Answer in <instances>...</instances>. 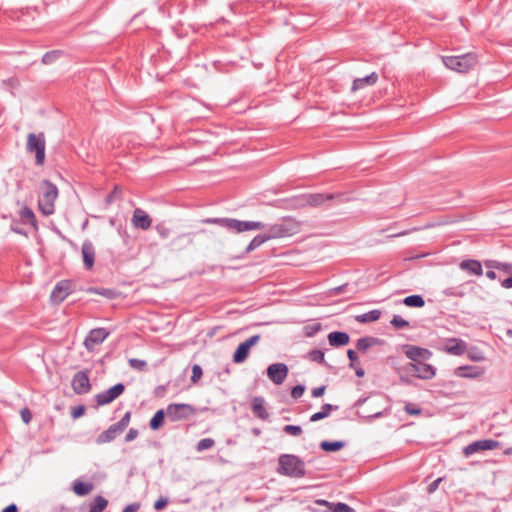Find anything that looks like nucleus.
<instances>
[{
    "instance_id": "nucleus-1",
    "label": "nucleus",
    "mask_w": 512,
    "mask_h": 512,
    "mask_svg": "<svg viewBox=\"0 0 512 512\" xmlns=\"http://www.w3.org/2000/svg\"><path fill=\"white\" fill-rule=\"evenodd\" d=\"M299 231V222L293 218H283L280 222L271 225L266 233L255 236L246 247V252L254 251L268 240L293 236Z\"/></svg>"
},
{
    "instance_id": "nucleus-2",
    "label": "nucleus",
    "mask_w": 512,
    "mask_h": 512,
    "mask_svg": "<svg viewBox=\"0 0 512 512\" xmlns=\"http://www.w3.org/2000/svg\"><path fill=\"white\" fill-rule=\"evenodd\" d=\"M201 222L205 224H216L236 233L260 230L265 227V224L259 221H241L233 218H205L202 219Z\"/></svg>"
},
{
    "instance_id": "nucleus-3",
    "label": "nucleus",
    "mask_w": 512,
    "mask_h": 512,
    "mask_svg": "<svg viewBox=\"0 0 512 512\" xmlns=\"http://www.w3.org/2000/svg\"><path fill=\"white\" fill-rule=\"evenodd\" d=\"M277 471L288 477L302 478L305 476V463L296 455L283 454L278 459Z\"/></svg>"
},
{
    "instance_id": "nucleus-4",
    "label": "nucleus",
    "mask_w": 512,
    "mask_h": 512,
    "mask_svg": "<svg viewBox=\"0 0 512 512\" xmlns=\"http://www.w3.org/2000/svg\"><path fill=\"white\" fill-rule=\"evenodd\" d=\"M58 197L57 187L49 181H43L41 186V194L39 196V208L44 215L54 213V203Z\"/></svg>"
},
{
    "instance_id": "nucleus-5",
    "label": "nucleus",
    "mask_w": 512,
    "mask_h": 512,
    "mask_svg": "<svg viewBox=\"0 0 512 512\" xmlns=\"http://www.w3.org/2000/svg\"><path fill=\"white\" fill-rule=\"evenodd\" d=\"M26 149L28 152L35 153V160L37 165H42L45 160V138L44 134L38 135L29 133L27 136Z\"/></svg>"
},
{
    "instance_id": "nucleus-6",
    "label": "nucleus",
    "mask_w": 512,
    "mask_h": 512,
    "mask_svg": "<svg viewBox=\"0 0 512 512\" xmlns=\"http://www.w3.org/2000/svg\"><path fill=\"white\" fill-rule=\"evenodd\" d=\"M477 63V55L472 52L450 55V70L458 73L468 72Z\"/></svg>"
},
{
    "instance_id": "nucleus-7",
    "label": "nucleus",
    "mask_w": 512,
    "mask_h": 512,
    "mask_svg": "<svg viewBox=\"0 0 512 512\" xmlns=\"http://www.w3.org/2000/svg\"><path fill=\"white\" fill-rule=\"evenodd\" d=\"M195 413V408L190 404L172 403L166 408V415L172 422L188 419Z\"/></svg>"
},
{
    "instance_id": "nucleus-8",
    "label": "nucleus",
    "mask_w": 512,
    "mask_h": 512,
    "mask_svg": "<svg viewBox=\"0 0 512 512\" xmlns=\"http://www.w3.org/2000/svg\"><path fill=\"white\" fill-rule=\"evenodd\" d=\"M404 371L408 375L424 380L431 379L435 376V368L432 365L425 363L424 361L407 363L404 366Z\"/></svg>"
},
{
    "instance_id": "nucleus-9",
    "label": "nucleus",
    "mask_w": 512,
    "mask_h": 512,
    "mask_svg": "<svg viewBox=\"0 0 512 512\" xmlns=\"http://www.w3.org/2000/svg\"><path fill=\"white\" fill-rule=\"evenodd\" d=\"M340 194H323V193H310L302 195L298 200L297 207H319L326 201H330L336 197H341Z\"/></svg>"
},
{
    "instance_id": "nucleus-10",
    "label": "nucleus",
    "mask_w": 512,
    "mask_h": 512,
    "mask_svg": "<svg viewBox=\"0 0 512 512\" xmlns=\"http://www.w3.org/2000/svg\"><path fill=\"white\" fill-rule=\"evenodd\" d=\"M500 446V442L493 439H481L474 441L463 448V454L469 457L475 453L494 450Z\"/></svg>"
},
{
    "instance_id": "nucleus-11",
    "label": "nucleus",
    "mask_w": 512,
    "mask_h": 512,
    "mask_svg": "<svg viewBox=\"0 0 512 512\" xmlns=\"http://www.w3.org/2000/svg\"><path fill=\"white\" fill-rule=\"evenodd\" d=\"M260 338V335L256 334L240 343L233 354V362L237 364L243 363L247 359L250 349L260 341Z\"/></svg>"
},
{
    "instance_id": "nucleus-12",
    "label": "nucleus",
    "mask_w": 512,
    "mask_h": 512,
    "mask_svg": "<svg viewBox=\"0 0 512 512\" xmlns=\"http://www.w3.org/2000/svg\"><path fill=\"white\" fill-rule=\"evenodd\" d=\"M109 334L110 332L105 328L92 329L84 340L85 348L88 351H93L96 346L100 345L107 339Z\"/></svg>"
},
{
    "instance_id": "nucleus-13",
    "label": "nucleus",
    "mask_w": 512,
    "mask_h": 512,
    "mask_svg": "<svg viewBox=\"0 0 512 512\" xmlns=\"http://www.w3.org/2000/svg\"><path fill=\"white\" fill-rule=\"evenodd\" d=\"M125 390V386L122 383H118L113 387L105 390L96 395V402L98 405L103 406L113 402L118 398Z\"/></svg>"
},
{
    "instance_id": "nucleus-14",
    "label": "nucleus",
    "mask_w": 512,
    "mask_h": 512,
    "mask_svg": "<svg viewBox=\"0 0 512 512\" xmlns=\"http://www.w3.org/2000/svg\"><path fill=\"white\" fill-rule=\"evenodd\" d=\"M267 376L274 384L280 385L288 376V367L284 363L271 364L267 368Z\"/></svg>"
},
{
    "instance_id": "nucleus-15",
    "label": "nucleus",
    "mask_w": 512,
    "mask_h": 512,
    "mask_svg": "<svg viewBox=\"0 0 512 512\" xmlns=\"http://www.w3.org/2000/svg\"><path fill=\"white\" fill-rule=\"evenodd\" d=\"M71 386L73 391L78 395L88 393L91 389V385L87 372H77L72 378Z\"/></svg>"
},
{
    "instance_id": "nucleus-16",
    "label": "nucleus",
    "mask_w": 512,
    "mask_h": 512,
    "mask_svg": "<svg viewBox=\"0 0 512 512\" xmlns=\"http://www.w3.org/2000/svg\"><path fill=\"white\" fill-rule=\"evenodd\" d=\"M131 223L136 229L148 230L152 225V218L143 209L136 208L133 211Z\"/></svg>"
},
{
    "instance_id": "nucleus-17",
    "label": "nucleus",
    "mask_w": 512,
    "mask_h": 512,
    "mask_svg": "<svg viewBox=\"0 0 512 512\" xmlns=\"http://www.w3.org/2000/svg\"><path fill=\"white\" fill-rule=\"evenodd\" d=\"M405 355L411 360L410 363L426 361L431 357V352L417 346H407Z\"/></svg>"
},
{
    "instance_id": "nucleus-18",
    "label": "nucleus",
    "mask_w": 512,
    "mask_h": 512,
    "mask_svg": "<svg viewBox=\"0 0 512 512\" xmlns=\"http://www.w3.org/2000/svg\"><path fill=\"white\" fill-rule=\"evenodd\" d=\"M81 252L85 269L91 270L94 266L96 255L93 243L89 240L84 241L82 244Z\"/></svg>"
},
{
    "instance_id": "nucleus-19",
    "label": "nucleus",
    "mask_w": 512,
    "mask_h": 512,
    "mask_svg": "<svg viewBox=\"0 0 512 512\" xmlns=\"http://www.w3.org/2000/svg\"><path fill=\"white\" fill-rule=\"evenodd\" d=\"M265 404V399L261 396H256L251 401V409L253 414L263 421H267L270 417V414L266 409Z\"/></svg>"
},
{
    "instance_id": "nucleus-20",
    "label": "nucleus",
    "mask_w": 512,
    "mask_h": 512,
    "mask_svg": "<svg viewBox=\"0 0 512 512\" xmlns=\"http://www.w3.org/2000/svg\"><path fill=\"white\" fill-rule=\"evenodd\" d=\"M459 268L469 274L481 276L483 274L482 263L475 259H464L459 263Z\"/></svg>"
},
{
    "instance_id": "nucleus-21",
    "label": "nucleus",
    "mask_w": 512,
    "mask_h": 512,
    "mask_svg": "<svg viewBox=\"0 0 512 512\" xmlns=\"http://www.w3.org/2000/svg\"><path fill=\"white\" fill-rule=\"evenodd\" d=\"M482 374L481 368L473 365L459 366L454 370V375L462 378H477Z\"/></svg>"
},
{
    "instance_id": "nucleus-22",
    "label": "nucleus",
    "mask_w": 512,
    "mask_h": 512,
    "mask_svg": "<svg viewBox=\"0 0 512 512\" xmlns=\"http://www.w3.org/2000/svg\"><path fill=\"white\" fill-rule=\"evenodd\" d=\"M378 81V75L376 72H372L371 74L363 77V78H356L353 81L351 91L356 92L358 90H361L365 88L366 86H373Z\"/></svg>"
},
{
    "instance_id": "nucleus-23",
    "label": "nucleus",
    "mask_w": 512,
    "mask_h": 512,
    "mask_svg": "<svg viewBox=\"0 0 512 512\" xmlns=\"http://www.w3.org/2000/svg\"><path fill=\"white\" fill-rule=\"evenodd\" d=\"M68 282L61 281L56 284L51 293V299L55 302H62L70 293Z\"/></svg>"
},
{
    "instance_id": "nucleus-24",
    "label": "nucleus",
    "mask_w": 512,
    "mask_h": 512,
    "mask_svg": "<svg viewBox=\"0 0 512 512\" xmlns=\"http://www.w3.org/2000/svg\"><path fill=\"white\" fill-rule=\"evenodd\" d=\"M121 433L122 431L115 424H112L107 430L98 435L96 442L98 444L109 443Z\"/></svg>"
},
{
    "instance_id": "nucleus-25",
    "label": "nucleus",
    "mask_w": 512,
    "mask_h": 512,
    "mask_svg": "<svg viewBox=\"0 0 512 512\" xmlns=\"http://www.w3.org/2000/svg\"><path fill=\"white\" fill-rule=\"evenodd\" d=\"M350 337L346 332L334 331L328 334L329 344L333 347H340L349 343Z\"/></svg>"
},
{
    "instance_id": "nucleus-26",
    "label": "nucleus",
    "mask_w": 512,
    "mask_h": 512,
    "mask_svg": "<svg viewBox=\"0 0 512 512\" xmlns=\"http://www.w3.org/2000/svg\"><path fill=\"white\" fill-rule=\"evenodd\" d=\"M315 503L320 506H326L328 508L327 512H353L349 505L341 502L330 503L327 500L318 499Z\"/></svg>"
},
{
    "instance_id": "nucleus-27",
    "label": "nucleus",
    "mask_w": 512,
    "mask_h": 512,
    "mask_svg": "<svg viewBox=\"0 0 512 512\" xmlns=\"http://www.w3.org/2000/svg\"><path fill=\"white\" fill-rule=\"evenodd\" d=\"M467 343L458 338H450V354L461 356L467 351Z\"/></svg>"
},
{
    "instance_id": "nucleus-28",
    "label": "nucleus",
    "mask_w": 512,
    "mask_h": 512,
    "mask_svg": "<svg viewBox=\"0 0 512 512\" xmlns=\"http://www.w3.org/2000/svg\"><path fill=\"white\" fill-rule=\"evenodd\" d=\"M380 343V339L375 337H362L359 338L356 342V348L360 352H366L370 347L375 346Z\"/></svg>"
},
{
    "instance_id": "nucleus-29",
    "label": "nucleus",
    "mask_w": 512,
    "mask_h": 512,
    "mask_svg": "<svg viewBox=\"0 0 512 512\" xmlns=\"http://www.w3.org/2000/svg\"><path fill=\"white\" fill-rule=\"evenodd\" d=\"M337 409H338V406H336V405L324 404L322 406V408H321V411H319L317 413H314L310 417V421L311 422H316V421H319L321 419H324V418L328 417L332 411H335Z\"/></svg>"
},
{
    "instance_id": "nucleus-30",
    "label": "nucleus",
    "mask_w": 512,
    "mask_h": 512,
    "mask_svg": "<svg viewBox=\"0 0 512 512\" xmlns=\"http://www.w3.org/2000/svg\"><path fill=\"white\" fill-rule=\"evenodd\" d=\"M93 490V485L91 483L82 482L76 480L73 483V491L78 496H85L89 494Z\"/></svg>"
},
{
    "instance_id": "nucleus-31",
    "label": "nucleus",
    "mask_w": 512,
    "mask_h": 512,
    "mask_svg": "<svg viewBox=\"0 0 512 512\" xmlns=\"http://www.w3.org/2000/svg\"><path fill=\"white\" fill-rule=\"evenodd\" d=\"M380 316H381V311L375 309V310H371L367 313L357 315L355 317V319L359 323H369V322L377 321L380 318Z\"/></svg>"
},
{
    "instance_id": "nucleus-32",
    "label": "nucleus",
    "mask_w": 512,
    "mask_h": 512,
    "mask_svg": "<svg viewBox=\"0 0 512 512\" xmlns=\"http://www.w3.org/2000/svg\"><path fill=\"white\" fill-rule=\"evenodd\" d=\"M108 506V500L103 496H96L89 506V512H103Z\"/></svg>"
},
{
    "instance_id": "nucleus-33",
    "label": "nucleus",
    "mask_w": 512,
    "mask_h": 512,
    "mask_svg": "<svg viewBox=\"0 0 512 512\" xmlns=\"http://www.w3.org/2000/svg\"><path fill=\"white\" fill-rule=\"evenodd\" d=\"M165 415L166 412L163 409L158 410L150 420V428L152 430H158L163 425Z\"/></svg>"
},
{
    "instance_id": "nucleus-34",
    "label": "nucleus",
    "mask_w": 512,
    "mask_h": 512,
    "mask_svg": "<svg viewBox=\"0 0 512 512\" xmlns=\"http://www.w3.org/2000/svg\"><path fill=\"white\" fill-rule=\"evenodd\" d=\"M403 303L409 307H423L425 301L421 295H410L403 299Z\"/></svg>"
},
{
    "instance_id": "nucleus-35",
    "label": "nucleus",
    "mask_w": 512,
    "mask_h": 512,
    "mask_svg": "<svg viewBox=\"0 0 512 512\" xmlns=\"http://www.w3.org/2000/svg\"><path fill=\"white\" fill-rule=\"evenodd\" d=\"M345 446L343 441H322L320 444L321 449L327 452H334L342 449Z\"/></svg>"
},
{
    "instance_id": "nucleus-36",
    "label": "nucleus",
    "mask_w": 512,
    "mask_h": 512,
    "mask_svg": "<svg viewBox=\"0 0 512 512\" xmlns=\"http://www.w3.org/2000/svg\"><path fill=\"white\" fill-rule=\"evenodd\" d=\"M20 217L25 223H29L32 226H36V218L33 211L28 207H23L20 210Z\"/></svg>"
},
{
    "instance_id": "nucleus-37",
    "label": "nucleus",
    "mask_w": 512,
    "mask_h": 512,
    "mask_svg": "<svg viewBox=\"0 0 512 512\" xmlns=\"http://www.w3.org/2000/svg\"><path fill=\"white\" fill-rule=\"evenodd\" d=\"M466 353L468 355V358L475 362L482 361L485 358L483 352L475 346L467 347Z\"/></svg>"
},
{
    "instance_id": "nucleus-38",
    "label": "nucleus",
    "mask_w": 512,
    "mask_h": 512,
    "mask_svg": "<svg viewBox=\"0 0 512 512\" xmlns=\"http://www.w3.org/2000/svg\"><path fill=\"white\" fill-rule=\"evenodd\" d=\"M129 366L137 371H145L147 369V362L137 358H131L128 361Z\"/></svg>"
},
{
    "instance_id": "nucleus-39",
    "label": "nucleus",
    "mask_w": 512,
    "mask_h": 512,
    "mask_svg": "<svg viewBox=\"0 0 512 512\" xmlns=\"http://www.w3.org/2000/svg\"><path fill=\"white\" fill-rule=\"evenodd\" d=\"M215 444V441L212 438H204L201 439L196 446V450L198 452H202L204 450L211 449Z\"/></svg>"
},
{
    "instance_id": "nucleus-40",
    "label": "nucleus",
    "mask_w": 512,
    "mask_h": 512,
    "mask_svg": "<svg viewBox=\"0 0 512 512\" xmlns=\"http://www.w3.org/2000/svg\"><path fill=\"white\" fill-rule=\"evenodd\" d=\"M390 323L396 329H404L409 326V322L399 315H394Z\"/></svg>"
},
{
    "instance_id": "nucleus-41",
    "label": "nucleus",
    "mask_w": 512,
    "mask_h": 512,
    "mask_svg": "<svg viewBox=\"0 0 512 512\" xmlns=\"http://www.w3.org/2000/svg\"><path fill=\"white\" fill-rule=\"evenodd\" d=\"M308 357L311 361L322 364L324 362V352L319 349L311 350L308 353Z\"/></svg>"
},
{
    "instance_id": "nucleus-42",
    "label": "nucleus",
    "mask_w": 512,
    "mask_h": 512,
    "mask_svg": "<svg viewBox=\"0 0 512 512\" xmlns=\"http://www.w3.org/2000/svg\"><path fill=\"white\" fill-rule=\"evenodd\" d=\"M131 419V412H126L124 416L117 422L114 423L122 432L128 427Z\"/></svg>"
},
{
    "instance_id": "nucleus-43",
    "label": "nucleus",
    "mask_w": 512,
    "mask_h": 512,
    "mask_svg": "<svg viewBox=\"0 0 512 512\" xmlns=\"http://www.w3.org/2000/svg\"><path fill=\"white\" fill-rule=\"evenodd\" d=\"M283 431L291 436H300L302 434V428L296 425H285Z\"/></svg>"
},
{
    "instance_id": "nucleus-44",
    "label": "nucleus",
    "mask_w": 512,
    "mask_h": 512,
    "mask_svg": "<svg viewBox=\"0 0 512 512\" xmlns=\"http://www.w3.org/2000/svg\"><path fill=\"white\" fill-rule=\"evenodd\" d=\"M60 55V51H50L43 55L42 62L44 64H51L53 63Z\"/></svg>"
},
{
    "instance_id": "nucleus-45",
    "label": "nucleus",
    "mask_w": 512,
    "mask_h": 512,
    "mask_svg": "<svg viewBox=\"0 0 512 512\" xmlns=\"http://www.w3.org/2000/svg\"><path fill=\"white\" fill-rule=\"evenodd\" d=\"M347 356H348L349 361H350L349 367L351 369L356 368V366L360 365L358 355H357V353L354 350L349 349L347 351Z\"/></svg>"
},
{
    "instance_id": "nucleus-46",
    "label": "nucleus",
    "mask_w": 512,
    "mask_h": 512,
    "mask_svg": "<svg viewBox=\"0 0 512 512\" xmlns=\"http://www.w3.org/2000/svg\"><path fill=\"white\" fill-rule=\"evenodd\" d=\"M202 375H203L202 368L198 364L193 365L191 381L193 383H196L202 377Z\"/></svg>"
},
{
    "instance_id": "nucleus-47",
    "label": "nucleus",
    "mask_w": 512,
    "mask_h": 512,
    "mask_svg": "<svg viewBox=\"0 0 512 512\" xmlns=\"http://www.w3.org/2000/svg\"><path fill=\"white\" fill-rule=\"evenodd\" d=\"M304 392H305V386L296 385L295 387L292 388L291 396L294 399H298L304 394Z\"/></svg>"
},
{
    "instance_id": "nucleus-48",
    "label": "nucleus",
    "mask_w": 512,
    "mask_h": 512,
    "mask_svg": "<svg viewBox=\"0 0 512 512\" xmlns=\"http://www.w3.org/2000/svg\"><path fill=\"white\" fill-rule=\"evenodd\" d=\"M405 411L410 415H418L421 413V409L411 403L405 405Z\"/></svg>"
},
{
    "instance_id": "nucleus-49",
    "label": "nucleus",
    "mask_w": 512,
    "mask_h": 512,
    "mask_svg": "<svg viewBox=\"0 0 512 512\" xmlns=\"http://www.w3.org/2000/svg\"><path fill=\"white\" fill-rule=\"evenodd\" d=\"M167 504H168V499L165 497H160L158 500L155 501L154 509L157 511H160L163 508H165L167 506Z\"/></svg>"
},
{
    "instance_id": "nucleus-50",
    "label": "nucleus",
    "mask_w": 512,
    "mask_h": 512,
    "mask_svg": "<svg viewBox=\"0 0 512 512\" xmlns=\"http://www.w3.org/2000/svg\"><path fill=\"white\" fill-rule=\"evenodd\" d=\"M119 193V189H118V186H115L113 191H111L105 198V203L107 205H110L111 203H113V201L115 200V198L117 197Z\"/></svg>"
},
{
    "instance_id": "nucleus-51",
    "label": "nucleus",
    "mask_w": 512,
    "mask_h": 512,
    "mask_svg": "<svg viewBox=\"0 0 512 512\" xmlns=\"http://www.w3.org/2000/svg\"><path fill=\"white\" fill-rule=\"evenodd\" d=\"M138 430L135 429V428H131L128 433L126 434L125 436V441L126 442H131L133 441L134 439H136L138 437Z\"/></svg>"
},
{
    "instance_id": "nucleus-52",
    "label": "nucleus",
    "mask_w": 512,
    "mask_h": 512,
    "mask_svg": "<svg viewBox=\"0 0 512 512\" xmlns=\"http://www.w3.org/2000/svg\"><path fill=\"white\" fill-rule=\"evenodd\" d=\"M498 264H499V261L493 260V259H488V260L484 261V265L487 268V270H494V269L498 270V266H499Z\"/></svg>"
},
{
    "instance_id": "nucleus-53",
    "label": "nucleus",
    "mask_w": 512,
    "mask_h": 512,
    "mask_svg": "<svg viewBox=\"0 0 512 512\" xmlns=\"http://www.w3.org/2000/svg\"><path fill=\"white\" fill-rule=\"evenodd\" d=\"M21 418L26 424H28L31 421L32 414L28 408H24L21 410Z\"/></svg>"
},
{
    "instance_id": "nucleus-54",
    "label": "nucleus",
    "mask_w": 512,
    "mask_h": 512,
    "mask_svg": "<svg viewBox=\"0 0 512 512\" xmlns=\"http://www.w3.org/2000/svg\"><path fill=\"white\" fill-rule=\"evenodd\" d=\"M498 270L500 271H503V272H506V273H510L512 272V264L511 263H507V262H500L499 261V264H498Z\"/></svg>"
},
{
    "instance_id": "nucleus-55",
    "label": "nucleus",
    "mask_w": 512,
    "mask_h": 512,
    "mask_svg": "<svg viewBox=\"0 0 512 512\" xmlns=\"http://www.w3.org/2000/svg\"><path fill=\"white\" fill-rule=\"evenodd\" d=\"M140 509V503H132L127 505L122 512H137Z\"/></svg>"
},
{
    "instance_id": "nucleus-56",
    "label": "nucleus",
    "mask_w": 512,
    "mask_h": 512,
    "mask_svg": "<svg viewBox=\"0 0 512 512\" xmlns=\"http://www.w3.org/2000/svg\"><path fill=\"white\" fill-rule=\"evenodd\" d=\"M325 390L326 386L316 387L312 389V396L316 398L321 397L325 393Z\"/></svg>"
},
{
    "instance_id": "nucleus-57",
    "label": "nucleus",
    "mask_w": 512,
    "mask_h": 512,
    "mask_svg": "<svg viewBox=\"0 0 512 512\" xmlns=\"http://www.w3.org/2000/svg\"><path fill=\"white\" fill-rule=\"evenodd\" d=\"M84 412H85L84 406H77L72 411V417L79 418L80 416H82L84 414Z\"/></svg>"
},
{
    "instance_id": "nucleus-58",
    "label": "nucleus",
    "mask_w": 512,
    "mask_h": 512,
    "mask_svg": "<svg viewBox=\"0 0 512 512\" xmlns=\"http://www.w3.org/2000/svg\"><path fill=\"white\" fill-rule=\"evenodd\" d=\"M441 481H442V478H438V479H436L435 481H433L432 483H430V484L428 485V488H427V489H428V492H429V493L434 492V491L437 489V487H438V485H439V483H440Z\"/></svg>"
},
{
    "instance_id": "nucleus-59",
    "label": "nucleus",
    "mask_w": 512,
    "mask_h": 512,
    "mask_svg": "<svg viewBox=\"0 0 512 512\" xmlns=\"http://www.w3.org/2000/svg\"><path fill=\"white\" fill-rule=\"evenodd\" d=\"M501 286L506 289L512 288V276L508 277L500 282Z\"/></svg>"
},
{
    "instance_id": "nucleus-60",
    "label": "nucleus",
    "mask_w": 512,
    "mask_h": 512,
    "mask_svg": "<svg viewBox=\"0 0 512 512\" xmlns=\"http://www.w3.org/2000/svg\"><path fill=\"white\" fill-rule=\"evenodd\" d=\"M156 229L162 238H166L169 234V230L164 227L157 226Z\"/></svg>"
},
{
    "instance_id": "nucleus-61",
    "label": "nucleus",
    "mask_w": 512,
    "mask_h": 512,
    "mask_svg": "<svg viewBox=\"0 0 512 512\" xmlns=\"http://www.w3.org/2000/svg\"><path fill=\"white\" fill-rule=\"evenodd\" d=\"M355 371V374L357 377L361 378L365 375L364 369L361 367V365L356 366V368H353Z\"/></svg>"
},
{
    "instance_id": "nucleus-62",
    "label": "nucleus",
    "mask_w": 512,
    "mask_h": 512,
    "mask_svg": "<svg viewBox=\"0 0 512 512\" xmlns=\"http://www.w3.org/2000/svg\"><path fill=\"white\" fill-rule=\"evenodd\" d=\"M2 512H18V507L16 504H10Z\"/></svg>"
},
{
    "instance_id": "nucleus-63",
    "label": "nucleus",
    "mask_w": 512,
    "mask_h": 512,
    "mask_svg": "<svg viewBox=\"0 0 512 512\" xmlns=\"http://www.w3.org/2000/svg\"><path fill=\"white\" fill-rule=\"evenodd\" d=\"M486 277L489 278L490 280H495L497 278V274L494 270H487Z\"/></svg>"
},
{
    "instance_id": "nucleus-64",
    "label": "nucleus",
    "mask_w": 512,
    "mask_h": 512,
    "mask_svg": "<svg viewBox=\"0 0 512 512\" xmlns=\"http://www.w3.org/2000/svg\"><path fill=\"white\" fill-rule=\"evenodd\" d=\"M251 432H252V434H253L254 436H260V434H261V429H259V428H252Z\"/></svg>"
}]
</instances>
